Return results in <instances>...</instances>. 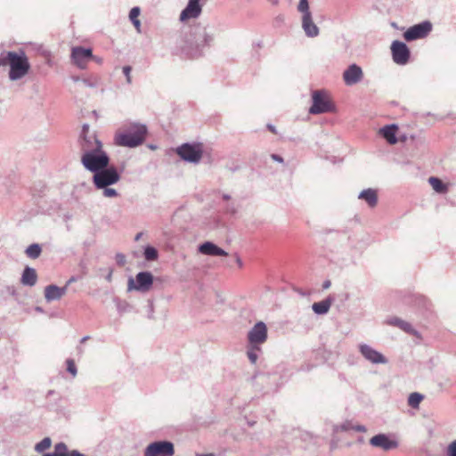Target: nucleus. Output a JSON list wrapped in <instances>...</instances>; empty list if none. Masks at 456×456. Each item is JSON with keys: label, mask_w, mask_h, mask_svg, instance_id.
<instances>
[{"label": "nucleus", "mask_w": 456, "mask_h": 456, "mask_svg": "<svg viewBox=\"0 0 456 456\" xmlns=\"http://www.w3.org/2000/svg\"><path fill=\"white\" fill-rule=\"evenodd\" d=\"M154 277L149 271H142L136 274L135 279L129 277L127 281V290L147 292L152 287Z\"/></svg>", "instance_id": "obj_7"}, {"label": "nucleus", "mask_w": 456, "mask_h": 456, "mask_svg": "<svg viewBox=\"0 0 456 456\" xmlns=\"http://www.w3.org/2000/svg\"><path fill=\"white\" fill-rule=\"evenodd\" d=\"M302 28L308 37H315L320 33L319 28L313 21L312 15L302 16Z\"/></svg>", "instance_id": "obj_21"}, {"label": "nucleus", "mask_w": 456, "mask_h": 456, "mask_svg": "<svg viewBox=\"0 0 456 456\" xmlns=\"http://www.w3.org/2000/svg\"><path fill=\"white\" fill-rule=\"evenodd\" d=\"M239 169V167H230L232 172H236Z\"/></svg>", "instance_id": "obj_55"}, {"label": "nucleus", "mask_w": 456, "mask_h": 456, "mask_svg": "<svg viewBox=\"0 0 456 456\" xmlns=\"http://www.w3.org/2000/svg\"><path fill=\"white\" fill-rule=\"evenodd\" d=\"M174 454V444L166 440L153 442L144 451V456H173Z\"/></svg>", "instance_id": "obj_9"}, {"label": "nucleus", "mask_w": 456, "mask_h": 456, "mask_svg": "<svg viewBox=\"0 0 456 456\" xmlns=\"http://www.w3.org/2000/svg\"><path fill=\"white\" fill-rule=\"evenodd\" d=\"M143 256L147 261H155L159 258V252L153 246L147 245L144 247Z\"/></svg>", "instance_id": "obj_31"}, {"label": "nucleus", "mask_w": 456, "mask_h": 456, "mask_svg": "<svg viewBox=\"0 0 456 456\" xmlns=\"http://www.w3.org/2000/svg\"><path fill=\"white\" fill-rule=\"evenodd\" d=\"M199 252L212 256H226L228 253L211 241H205L199 246Z\"/></svg>", "instance_id": "obj_18"}, {"label": "nucleus", "mask_w": 456, "mask_h": 456, "mask_svg": "<svg viewBox=\"0 0 456 456\" xmlns=\"http://www.w3.org/2000/svg\"><path fill=\"white\" fill-rule=\"evenodd\" d=\"M112 273H113V269L112 268H110L108 270V273L106 274L105 276V280L108 281V282H111L112 281Z\"/></svg>", "instance_id": "obj_43"}, {"label": "nucleus", "mask_w": 456, "mask_h": 456, "mask_svg": "<svg viewBox=\"0 0 456 456\" xmlns=\"http://www.w3.org/2000/svg\"><path fill=\"white\" fill-rule=\"evenodd\" d=\"M54 394V391L53 390H49L48 393H47V395H53Z\"/></svg>", "instance_id": "obj_58"}, {"label": "nucleus", "mask_w": 456, "mask_h": 456, "mask_svg": "<svg viewBox=\"0 0 456 456\" xmlns=\"http://www.w3.org/2000/svg\"><path fill=\"white\" fill-rule=\"evenodd\" d=\"M152 313H153V304L151 302V303H150V314H149V318H152Z\"/></svg>", "instance_id": "obj_49"}, {"label": "nucleus", "mask_w": 456, "mask_h": 456, "mask_svg": "<svg viewBox=\"0 0 456 456\" xmlns=\"http://www.w3.org/2000/svg\"><path fill=\"white\" fill-rule=\"evenodd\" d=\"M37 281V274L33 267L26 266L23 269L20 283L24 286L33 287Z\"/></svg>", "instance_id": "obj_22"}, {"label": "nucleus", "mask_w": 456, "mask_h": 456, "mask_svg": "<svg viewBox=\"0 0 456 456\" xmlns=\"http://www.w3.org/2000/svg\"><path fill=\"white\" fill-rule=\"evenodd\" d=\"M37 311H38V312H42L43 310H42V308H41V307H37Z\"/></svg>", "instance_id": "obj_60"}, {"label": "nucleus", "mask_w": 456, "mask_h": 456, "mask_svg": "<svg viewBox=\"0 0 456 456\" xmlns=\"http://www.w3.org/2000/svg\"><path fill=\"white\" fill-rule=\"evenodd\" d=\"M142 235V232L137 233V234L135 235V237H134V240H135V241L139 240L141 239Z\"/></svg>", "instance_id": "obj_51"}, {"label": "nucleus", "mask_w": 456, "mask_h": 456, "mask_svg": "<svg viewBox=\"0 0 456 456\" xmlns=\"http://www.w3.org/2000/svg\"><path fill=\"white\" fill-rule=\"evenodd\" d=\"M367 428L365 426L363 425H360V424H357V425H354V431H356V432H366Z\"/></svg>", "instance_id": "obj_41"}, {"label": "nucleus", "mask_w": 456, "mask_h": 456, "mask_svg": "<svg viewBox=\"0 0 456 456\" xmlns=\"http://www.w3.org/2000/svg\"><path fill=\"white\" fill-rule=\"evenodd\" d=\"M226 211L234 214L236 213V208L233 204H229L226 208Z\"/></svg>", "instance_id": "obj_45"}, {"label": "nucleus", "mask_w": 456, "mask_h": 456, "mask_svg": "<svg viewBox=\"0 0 456 456\" xmlns=\"http://www.w3.org/2000/svg\"><path fill=\"white\" fill-rule=\"evenodd\" d=\"M387 323L391 326L397 327L408 334L415 333V330L410 322H405L398 317H392V318L388 319L387 321Z\"/></svg>", "instance_id": "obj_25"}, {"label": "nucleus", "mask_w": 456, "mask_h": 456, "mask_svg": "<svg viewBox=\"0 0 456 456\" xmlns=\"http://www.w3.org/2000/svg\"><path fill=\"white\" fill-rule=\"evenodd\" d=\"M67 291V286L62 288L51 284L45 289V298L47 302L59 300Z\"/></svg>", "instance_id": "obj_20"}, {"label": "nucleus", "mask_w": 456, "mask_h": 456, "mask_svg": "<svg viewBox=\"0 0 456 456\" xmlns=\"http://www.w3.org/2000/svg\"><path fill=\"white\" fill-rule=\"evenodd\" d=\"M196 456H214L212 453H207V454H197Z\"/></svg>", "instance_id": "obj_56"}, {"label": "nucleus", "mask_w": 456, "mask_h": 456, "mask_svg": "<svg viewBox=\"0 0 456 456\" xmlns=\"http://www.w3.org/2000/svg\"><path fill=\"white\" fill-rule=\"evenodd\" d=\"M354 424L352 421L347 420L342 423L340 426L337 427L336 429L338 431L349 432L351 430H354Z\"/></svg>", "instance_id": "obj_34"}, {"label": "nucleus", "mask_w": 456, "mask_h": 456, "mask_svg": "<svg viewBox=\"0 0 456 456\" xmlns=\"http://www.w3.org/2000/svg\"><path fill=\"white\" fill-rule=\"evenodd\" d=\"M428 183L432 186L433 190L440 194H444L448 191V186L440 178L436 176H430Z\"/></svg>", "instance_id": "obj_27"}, {"label": "nucleus", "mask_w": 456, "mask_h": 456, "mask_svg": "<svg viewBox=\"0 0 456 456\" xmlns=\"http://www.w3.org/2000/svg\"><path fill=\"white\" fill-rule=\"evenodd\" d=\"M398 126L395 124L387 125L379 129L380 135L390 144L397 142L396 131Z\"/></svg>", "instance_id": "obj_23"}, {"label": "nucleus", "mask_w": 456, "mask_h": 456, "mask_svg": "<svg viewBox=\"0 0 456 456\" xmlns=\"http://www.w3.org/2000/svg\"><path fill=\"white\" fill-rule=\"evenodd\" d=\"M122 69H123V73L126 77L127 84H131L132 77H131L130 73H131L132 68L130 66H124Z\"/></svg>", "instance_id": "obj_36"}, {"label": "nucleus", "mask_w": 456, "mask_h": 456, "mask_svg": "<svg viewBox=\"0 0 456 456\" xmlns=\"http://www.w3.org/2000/svg\"><path fill=\"white\" fill-rule=\"evenodd\" d=\"M260 351H261L260 346H252V345L248 344V348H247V356L252 364L256 363L257 359H258V352H260Z\"/></svg>", "instance_id": "obj_29"}, {"label": "nucleus", "mask_w": 456, "mask_h": 456, "mask_svg": "<svg viewBox=\"0 0 456 456\" xmlns=\"http://www.w3.org/2000/svg\"><path fill=\"white\" fill-rule=\"evenodd\" d=\"M362 78V69L355 63L350 64L343 72V80L349 86L358 84Z\"/></svg>", "instance_id": "obj_14"}, {"label": "nucleus", "mask_w": 456, "mask_h": 456, "mask_svg": "<svg viewBox=\"0 0 456 456\" xmlns=\"http://www.w3.org/2000/svg\"><path fill=\"white\" fill-rule=\"evenodd\" d=\"M271 158L273 160L276 161V162H279V163H283L284 162V159L281 156L278 155V154H272L271 155Z\"/></svg>", "instance_id": "obj_42"}, {"label": "nucleus", "mask_w": 456, "mask_h": 456, "mask_svg": "<svg viewBox=\"0 0 456 456\" xmlns=\"http://www.w3.org/2000/svg\"><path fill=\"white\" fill-rule=\"evenodd\" d=\"M359 351L362 354V355L371 363L385 364L387 362V359L381 353L375 350L367 344L359 345Z\"/></svg>", "instance_id": "obj_16"}, {"label": "nucleus", "mask_w": 456, "mask_h": 456, "mask_svg": "<svg viewBox=\"0 0 456 456\" xmlns=\"http://www.w3.org/2000/svg\"><path fill=\"white\" fill-rule=\"evenodd\" d=\"M297 11L301 12L304 15H312L310 10H309V4L308 0H299L298 5H297Z\"/></svg>", "instance_id": "obj_33"}, {"label": "nucleus", "mask_w": 456, "mask_h": 456, "mask_svg": "<svg viewBox=\"0 0 456 456\" xmlns=\"http://www.w3.org/2000/svg\"><path fill=\"white\" fill-rule=\"evenodd\" d=\"M42 253V247L38 243L30 244L26 249L25 254L28 258L37 259Z\"/></svg>", "instance_id": "obj_28"}, {"label": "nucleus", "mask_w": 456, "mask_h": 456, "mask_svg": "<svg viewBox=\"0 0 456 456\" xmlns=\"http://www.w3.org/2000/svg\"><path fill=\"white\" fill-rule=\"evenodd\" d=\"M82 82H83V84H84L86 86H87V87H92V88H94V87H96V86H97V83H96V82H94V81H93V80H91V79H89V78H83V79H82Z\"/></svg>", "instance_id": "obj_40"}, {"label": "nucleus", "mask_w": 456, "mask_h": 456, "mask_svg": "<svg viewBox=\"0 0 456 456\" xmlns=\"http://www.w3.org/2000/svg\"><path fill=\"white\" fill-rule=\"evenodd\" d=\"M77 281V277H75V276H72V277H70V278L69 279V281H67L66 286H68V285H69V284H71V283H73V282H75V281Z\"/></svg>", "instance_id": "obj_48"}, {"label": "nucleus", "mask_w": 456, "mask_h": 456, "mask_svg": "<svg viewBox=\"0 0 456 456\" xmlns=\"http://www.w3.org/2000/svg\"><path fill=\"white\" fill-rule=\"evenodd\" d=\"M423 398H424L423 395H421L418 392H413V393L410 394V395L408 397V404L412 409H418L419 407V403H421Z\"/></svg>", "instance_id": "obj_30"}, {"label": "nucleus", "mask_w": 456, "mask_h": 456, "mask_svg": "<svg viewBox=\"0 0 456 456\" xmlns=\"http://www.w3.org/2000/svg\"><path fill=\"white\" fill-rule=\"evenodd\" d=\"M149 147L152 150L156 149V146L155 145H149Z\"/></svg>", "instance_id": "obj_59"}, {"label": "nucleus", "mask_w": 456, "mask_h": 456, "mask_svg": "<svg viewBox=\"0 0 456 456\" xmlns=\"http://www.w3.org/2000/svg\"><path fill=\"white\" fill-rule=\"evenodd\" d=\"M175 151L183 161L198 164L203 155V145L201 142H185L178 146Z\"/></svg>", "instance_id": "obj_6"}, {"label": "nucleus", "mask_w": 456, "mask_h": 456, "mask_svg": "<svg viewBox=\"0 0 456 456\" xmlns=\"http://www.w3.org/2000/svg\"><path fill=\"white\" fill-rule=\"evenodd\" d=\"M267 327L264 322H257L248 332L249 345L260 346L267 339Z\"/></svg>", "instance_id": "obj_11"}, {"label": "nucleus", "mask_w": 456, "mask_h": 456, "mask_svg": "<svg viewBox=\"0 0 456 456\" xmlns=\"http://www.w3.org/2000/svg\"><path fill=\"white\" fill-rule=\"evenodd\" d=\"M358 199L364 200L370 208H374L378 204V193L375 189L368 188L362 191Z\"/></svg>", "instance_id": "obj_24"}, {"label": "nucleus", "mask_w": 456, "mask_h": 456, "mask_svg": "<svg viewBox=\"0 0 456 456\" xmlns=\"http://www.w3.org/2000/svg\"><path fill=\"white\" fill-rule=\"evenodd\" d=\"M266 127H267V129H268L270 132H272L273 134H276V133H277L276 128H275V126H274L273 125H272V124H267Z\"/></svg>", "instance_id": "obj_46"}, {"label": "nucleus", "mask_w": 456, "mask_h": 456, "mask_svg": "<svg viewBox=\"0 0 456 456\" xmlns=\"http://www.w3.org/2000/svg\"><path fill=\"white\" fill-rule=\"evenodd\" d=\"M67 363V371L69 372L73 377L77 375V367L75 365V362L72 359H68L66 361Z\"/></svg>", "instance_id": "obj_35"}, {"label": "nucleus", "mask_w": 456, "mask_h": 456, "mask_svg": "<svg viewBox=\"0 0 456 456\" xmlns=\"http://www.w3.org/2000/svg\"><path fill=\"white\" fill-rule=\"evenodd\" d=\"M313 104L309 109L311 114H322L335 111V106L322 91L313 93Z\"/></svg>", "instance_id": "obj_8"}, {"label": "nucleus", "mask_w": 456, "mask_h": 456, "mask_svg": "<svg viewBox=\"0 0 456 456\" xmlns=\"http://www.w3.org/2000/svg\"><path fill=\"white\" fill-rule=\"evenodd\" d=\"M52 444V440L50 437H45L43 440H41L39 443H37L35 446V450L37 452H42L48 449Z\"/></svg>", "instance_id": "obj_32"}, {"label": "nucleus", "mask_w": 456, "mask_h": 456, "mask_svg": "<svg viewBox=\"0 0 456 456\" xmlns=\"http://www.w3.org/2000/svg\"><path fill=\"white\" fill-rule=\"evenodd\" d=\"M81 163L86 170L96 173L108 167L110 159L96 136H84L80 141Z\"/></svg>", "instance_id": "obj_2"}, {"label": "nucleus", "mask_w": 456, "mask_h": 456, "mask_svg": "<svg viewBox=\"0 0 456 456\" xmlns=\"http://www.w3.org/2000/svg\"><path fill=\"white\" fill-rule=\"evenodd\" d=\"M0 66H9V78L12 81L22 78L30 69L28 59L23 50L2 52L0 53Z\"/></svg>", "instance_id": "obj_3"}, {"label": "nucleus", "mask_w": 456, "mask_h": 456, "mask_svg": "<svg viewBox=\"0 0 456 456\" xmlns=\"http://www.w3.org/2000/svg\"><path fill=\"white\" fill-rule=\"evenodd\" d=\"M43 456H86L77 450L69 451L65 443L60 442L54 445L53 452L45 453Z\"/></svg>", "instance_id": "obj_19"}, {"label": "nucleus", "mask_w": 456, "mask_h": 456, "mask_svg": "<svg viewBox=\"0 0 456 456\" xmlns=\"http://www.w3.org/2000/svg\"><path fill=\"white\" fill-rule=\"evenodd\" d=\"M88 127H89V126H88V125H86V124L83 126V130H82V134H81V136H80V141L82 140V138H83L84 136H88V135L86 134V132L88 130ZM91 136H95V135H94V134H92Z\"/></svg>", "instance_id": "obj_44"}, {"label": "nucleus", "mask_w": 456, "mask_h": 456, "mask_svg": "<svg viewBox=\"0 0 456 456\" xmlns=\"http://www.w3.org/2000/svg\"><path fill=\"white\" fill-rule=\"evenodd\" d=\"M93 58L94 55L91 48L76 46L71 50V60L81 69H86L87 62Z\"/></svg>", "instance_id": "obj_13"}, {"label": "nucleus", "mask_w": 456, "mask_h": 456, "mask_svg": "<svg viewBox=\"0 0 456 456\" xmlns=\"http://www.w3.org/2000/svg\"><path fill=\"white\" fill-rule=\"evenodd\" d=\"M201 0H188L187 5L180 13V20L197 19L202 12Z\"/></svg>", "instance_id": "obj_17"}, {"label": "nucleus", "mask_w": 456, "mask_h": 456, "mask_svg": "<svg viewBox=\"0 0 456 456\" xmlns=\"http://www.w3.org/2000/svg\"><path fill=\"white\" fill-rule=\"evenodd\" d=\"M214 40V33L208 31L206 27L198 25L181 35L177 47L183 54L194 59L202 56L205 50L211 47Z\"/></svg>", "instance_id": "obj_1"}, {"label": "nucleus", "mask_w": 456, "mask_h": 456, "mask_svg": "<svg viewBox=\"0 0 456 456\" xmlns=\"http://www.w3.org/2000/svg\"><path fill=\"white\" fill-rule=\"evenodd\" d=\"M121 178V174L115 166L109 165L93 174L92 182L98 190H102L105 198H116L118 192L110 186L117 183Z\"/></svg>", "instance_id": "obj_5"}, {"label": "nucleus", "mask_w": 456, "mask_h": 456, "mask_svg": "<svg viewBox=\"0 0 456 456\" xmlns=\"http://www.w3.org/2000/svg\"><path fill=\"white\" fill-rule=\"evenodd\" d=\"M87 339H89V336H85V337H83V338H81L80 342H81V343H84V342H86Z\"/></svg>", "instance_id": "obj_54"}, {"label": "nucleus", "mask_w": 456, "mask_h": 456, "mask_svg": "<svg viewBox=\"0 0 456 456\" xmlns=\"http://www.w3.org/2000/svg\"><path fill=\"white\" fill-rule=\"evenodd\" d=\"M391 53L394 62L398 65L407 64L411 57V52L407 45L399 40H395L392 43Z\"/></svg>", "instance_id": "obj_12"}, {"label": "nucleus", "mask_w": 456, "mask_h": 456, "mask_svg": "<svg viewBox=\"0 0 456 456\" xmlns=\"http://www.w3.org/2000/svg\"><path fill=\"white\" fill-rule=\"evenodd\" d=\"M115 259L119 266H124L126 262V256L122 253H117L115 256Z\"/></svg>", "instance_id": "obj_37"}, {"label": "nucleus", "mask_w": 456, "mask_h": 456, "mask_svg": "<svg viewBox=\"0 0 456 456\" xmlns=\"http://www.w3.org/2000/svg\"><path fill=\"white\" fill-rule=\"evenodd\" d=\"M72 80L75 81V82H77V81H79V77H72Z\"/></svg>", "instance_id": "obj_57"}, {"label": "nucleus", "mask_w": 456, "mask_h": 456, "mask_svg": "<svg viewBox=\"0 0 456 456\" xmlns=\"http://www.w3.org/2000/svg\"><path fill=\"white\" fill-rule=\"evenodd\" d=\"M370 444L384 451H391L398 447V442L391 439L387 434H378L370 439Z\"/></svg>", "instance_id": "obj_15"}, {"label": "nucleus", "mask_w": 456, "mask_h": 456, "mask_svg": "<svg viewBox=\"0 0 456 456\" xmlns=\"http://www.w3.org/2000/svg\"><path fill=\"white\" fill-rule=\"evenodd\" d=\"M333 299L330 297H328L327 298L314 303L312 305V309L316 314H325L329 312Z\"/></svg>", "instance_id": "obj_26"}, {"label": "nucleus", "mask_w": 456, "mask_h": 456, "mask_svg": "<svg viewBox=\"0 0 456 456\" xmlns=\"http://www.w3.org/2000/svg\"><path fill=\"white\" fill-rule=\"evenodd\" d=\"M140 13V8L139 7H134L131 9L129 17L131 20H134Z\"/></svg>", "instance_id": "obj_39"}, {"label": "nucleus", "mask_w": 456, "mask_h": 456, "mask_svg": "<svg viewBox=\"0 0 456 456\" xmlns=\"http://www.w3.org/2000/svg\"><path fill=\"white\" fill-rule=\"evenodd\" d=\"M432 23L429 20H424L410 27L403 33V37L408 42L425 38L432 31Z\"/></svg>", "instance_id": "obj_10"}, {"label": "nucleus", "mask_w": 456, "mask_h": 456, "mask_svg": "<svg viewBox=\"0 0 456 456\" xmlns=\"http://www.w3.org/2000/svg\"><path fill=\"white\" fill-rule=\"evenodd\" d=\"M148 134L146 125L132 122L124 126V130L115 134L114 142L118 146L136 148L142 145Z\"/></svg>", "instance_id": "obj_4"}, {"label": "nucleus", "mask_w": 456, "mask_h": 456, "mask_svg": "<svg viewBox=\"0 0 456 456\" xmlns=\"http://www.w3.org/2000/svg\"><path fill=\"white\" fill-rule=\"evenodd\" d=\"M331 285V282L330 280H327L325 281L323 283H322V289H328Z\"/></svg>", "instance_id": "obj_47"}, {"label": "nucleus", "mask_w": 456, "mask_h": 456, "mask_svg": "<svg viewBox=\"0 0 456 456\" xmlns=\"http://www.w3.org/2000/svg\"><path fill=\"white\" fill-rule=\"evenodd\" d=\"M222 198L224 200H231V195L227 194V193H223Z\"/></svg>", "instance_id": "obj_50"}, {"label": "nucleus", "mask_w": 456, "mask_h": 456, "mask_svg": "<svg viewBox=\"0 0 456 456\" xmlns=\"http://www.w3.org/2000/svg\"><path fill=\"white\" fill-rule=\"evenodd\" d=\"M448 456H456V440L451 442L448 446Z\"/></svg>", "instance_id": "obj_38"}, {"label": "nucleus", "mask_w": 456, "mask_h": 456, "mask_svg": "<svg viewBox=\"0 0 456 456\" xmlns=\"http://www.w3.org/2000/svg\"><path fill=\"white\" fill-rule=\"evenodd\" d=\"M132 21H133V23L134 24V26H136V27H139V26H140V21H139L138 20L134 19V20H132Z\"/></svg>", "instance_id": "obj_53"}, {"label": "nucleus", "mask_w": 456, "mask_h": 456, "mask_svg": "<svg viewBox=\"0 0 456 456\" xmlns=\"http://www.w3.org/2000/svg\"><path fill=\"white\" fill-rule=\"evenodd\" d=\"M236 262H237V264L239 265L240 267L242 266V261H241V259L239 256H237Z\"/></svg>", "instance_id": "obj_52"}]
</instances>
